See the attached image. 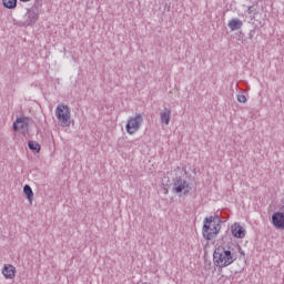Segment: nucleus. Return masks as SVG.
Here are the masks:
<instances>
[{
	"label": "nucleus",
	"instance_id": "obj_1",
	"mask_svg": "<svg viewBox=\"0 0 284 284\" xmlns=\"http://www.w3.org/2000/svg\"><path fill=\"white\" fill-rule=\"evenodd\" d=\"M236 261V255L232 252V248L225 246H217L213 253V263L216 267H229Z\"/></svg>",
	"mask_w": 284,
	"mask_h": 284
},
{
	"label": "nucleus",
	"instance_id": "obj_2",
	"mask_svg": "<svg viewBox=\"0 0 284 284\" xmlns=\"http://www.w3.org/2000/svg\"><path fill=\"white\" fill-rule=\"evenodd\" d=\"M221 232V217L220 216H209L203 221L202 236L205 241H212L216 239Z\"/></svg>",
	"mask_w": 284,
	"mask_h": 284
},
{
	"label": "nucleus",
	"instance_id": "obj_3",
	"mask_svg": "<svg viewBox=\"0 0 284 284\" xmlns=\"http://www.w3.org/2000/svg\"><path fill=\"white\" fill-rule=\"evenodd\" d=\"M55 119L61 123L62 128H70V119H72V112L70 106L60 103L55 109Z\"/></svg>",
	"mask_w": 284,
	"mask_h": 284
},
{
	"label": "nucleus",
	"instance_id": "obj_4",
	"mask_svg": "<svg viewBox=\"0 0 284 284\" xmlns=\"http://www.w3.org/2000/svg\"><path fill=\"white\" fill-rule=\"evenodd\" d=\"M143 125V114L136 113L133 116H130L126 121L125 131L132 135L136 134Z\"/></svg>",
	"mask_w": 284,
	"mask_h": 284
},
{
	"label": "nucleus",
	"instance_id": "obj_5",
	"mask_svg": "<svg viewBox=\"0 0 284 284\" xmlns=\"http://www.w3.org/2000/svg\"><path fill=\"white\" fill-rule=\"evenodd\" d=\"M37 21H39V12H37L34 9H29L24 13L23 20L17 22L16 24H18L19 28H32L37 24Z\"/></svg>",
	"mask_w": 284,
	"mask_h": 284
},
{
	"label": "nucleus",
	"instance_id": "obj_6",
	"mask_svg": "<svg viewBox=\"0 0 284 284\" xmlns=\"http://www.w3.org/2000/svg\"><path fill=\"white\" fill-rule=\"evenodd\" d=\"M192 191V186L190 183L183 179H174L172 184V192L173 194H184L187 195Z\"/></svg>",
	"mask_w": 284,
	"mask_h": 284
},
{
	"label": "nucleus",
	"instance_id": "obj_7",
	"mask_svg": "<svg viewBox=\"0 0 284 284\" xmlns=\"http://www.w3.org/2000/svg\"><path fill=\"white\" fill-rule=\"evenodd\" d=\"M29 125H30V118L20 116V118H17L16 121L13 122V130L14 132H26Z\"/></svg>",
	"mask_w": 284,
	"mask_h": 284
},
{
	"label": "nucleus",
	"instance_id": "obj_8",
	"mask_svg": "<svg viewBox=\"0 0 284 284\" xmlns=\"http://www.w3.org/2000/svg\"><path fill=\"white\" fill-rule=\"evenodd\" d=\"M272 223L276 230H284V213L275 212L272 215Z\"/></svg>",
	"mask_w": 284,
	"mask_h": 284
},
{
	"label": "nucleus",
	"instance_id": "obj_9",
	"mask_svg": "<svg viewBox=\"0 0 284 284\" xmlns=\"http://www.w3.org/2000/svg\"><path fill=\"white\" fill-rule=\"evenodd\" d=\"M170 121H172V110L164 108L160 112V123L161 125H170Z\"/></svg>",
	"mask_w": 284,
	"mask_h": 284
},
{
	"label": "nucleus",
	"instance_id": "obj_10",
	"mask_svg": "<svg viewBox=\"0 0 284 284\" xmlns=\"http://www.w3.org/2000/svg\"><path fill=\"white\" fill-rule=\"evenodd\" d=\"M231 232L235 239H245V229L240 223H234L231 226Z\"/></svg>",
	"mask_w": 284,
	"mask_h": 284
},
{
	"label": "nucleus",
	"instance_id": "obj_11",
	"mask_svg": "<svg viewBox=\"0 0 284 284\" xmlns=\"http://www.w3.org/2000/svg\"><path fill=\"white\" fill-rule=\"evenodd\" d=\"M2 275L4 278L12 280L17 276V268L12 264H4L2 268Z\"/></svg>",
	"mask_w": 284,
	"mask_h": 284
},
{
	"label": "nucleus",
	"instance_id": "obj_12",
	"mask_svg": "<svg viewBox=\"0 0 284 284\" xmlns=\"http://www.w3.org/2000/svg\"><path fill=\"white\" fill-rule=\"evenodd\" d=\"M172 179H187V171L185 165L178 166L171 171Z\"/></svg>",
	"mask_w": 284,
	"mask_h": 284
},
{
	"label": "nucleus",
	"instance_id": "obj_13",
	"mask_svg": "<svg viewBox=\"0 0 284 284\" xmlns=\"http://www.w3.org/2000/svg\"><path fill=\"white\" fill-rule=\"evenodd\" d=\"M229 28L232 32L243 28V21L239 18H233L229 21Z\"/></svg>",
	"mask_w": 284,
	"mask_h": 284
},
{
	"label": "nucleus",
	"instance_id": "obj_14",
	"mask_svg": "<svg viewBox=\"0 0 284 284\" xmlns=\"http://www.w3.org/2000/svg\"><path fill=\"white\" fill-rule=\"evenodd\" d=\"M23 194L27 196L28 201L32 203V200L34 199V192L32 191V187L29 184H26L23 186Z\"/></svg>",
	"mask_w": 284,
	"mask_h": 284
},
{
	"label": "nucleus",
	"instance_id": "obj_15",
	"mask_svg": "<svg viewBox=\"0 0 284 284\" xmlns=\"http://www.w3.org/2000/svg\"><path fill=\"white\" fill-rule=\"evenodd\" d=\"M2 4L8 10H14L17 8V0H2Z\"/></svg>",
	"mask_w": 284,
	"mask_h": 284
},
{
	"label": "nucleus",
	"instance_id": "obj_16",
	"mask_svg": "<svg viewBox=\"0 0 284 284\" xmlns=\"http://www.w3.org/2000/svg\"><path fill=\"white\" fill-rule=\"evenodd\" d=\"M28 148H29V150H32L33 152H41V145H39V143H37V142L30 141L28 143Z\"/></svg>",
	"mask_w": 284,
	"mask_h": 284
},
{
	"label": "nucleus",
	"instance_id": "obj_17",
	"mask_svg": "<svg viewBox=\"0 0 284 284\" xmlns=\"http://www.w3.org/2000/svg\"><path fill=\"white\" fill-rule=\"evenodd\" d=\"M239 103H247V98L244 94L237 95Z\"/></svg>",
	"mask_w": 284,
	"mask_h": 284
},
{
	"label": "nucleus",
	"instance_id": "obj_18",
	"mask_svg": "<svg viewBox=\"0 0 284 284\" xmlns=\"http://www.w3.org/2000/svg\"><path fill=\"white\" fill-rule=\"evenodd\" d=\"M254 34H256V31H255V30H251V31L248 32V38H250V39H254Z\"/></svg>",
	"mask_w": 284,
	"mask_h": 284
},
{
	"label": "nucleus",
	"instance_id": "obj_19",
	"mask_svg": "<svg viewBox=\"0 0 284 284\" xmlns=\"http://www.w3.org/2000/svg\"><path fill=\"white\" fill-rule=\"evenodd\" d=\"M247 13H248V14H252V7H248Z\"/></svg>",
	"mask_w": 284,
	"mask_h": 284
},
{
	"label": "nucleus",
	"instance_id": "obj_20",
	"mask_svg": "<svg viewBox=\"0 0 284 284\" xmlns=\"http://www.w3.org/2000/svg\"><path fill=\"white\" fill-rule=\"evenodd\" d=\"M20 1H22L23 3H28V1H30V0H20Z\"/></svg>",
	"mask_w": 284,
	"mask_h": 284
},
{
	"label": "nucleus",
	"instance_id": "obj_21",
	"mask_svg": "<svg viewBox=\"0 0 284 284\" xmlns=\"http://www.w3.org/2000/svg\"><path fill=\"white\" fill-rule=\"evenodd\" d=\"M164 193L168 194V191H165Z\"/></svg>",
	"mask_w": 284,
	"mask_h": 284
}]
</instances>
